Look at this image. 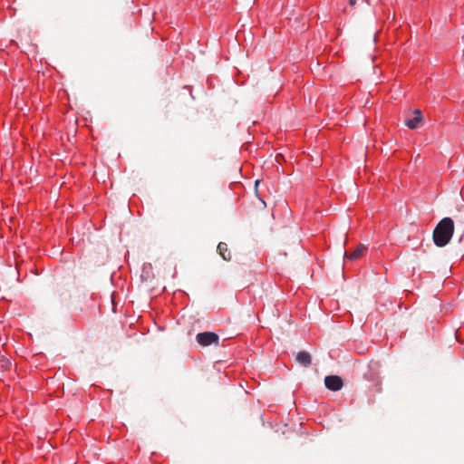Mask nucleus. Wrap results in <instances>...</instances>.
I'll return each instance as SVG.
<instances>
[{
	"instance_id": "obj_3",
	"label": "nucleus",
	"mask_w": 464,
	"mask_h": 464,
	"mask_svg": "<svg viewBox=\"0 0 464 464\" xmlns=\"http://www.w3.org/2000/svg\"><path fill=\"white\" fill-rule=\"evenodd\" d=\"M325 387L333 392L341 390L343 386V382L340 376L329 375L324 378Z\"/></svg>"
},
{
	"instance_id": "obj_1",
	"label": "nucleus",
	"mask_w": 464,
	"mask_h": 464,
	"mask_svg": "<svg viewBox=\"0 0 464 464\" xmlns=\"http://www.w3.org/2000/svg\"><path fill=\"white\" fill-rule=\"evenodd\" d=\"M454 221L451 218H443L432 233L434 244L439 247L447 246L454 234Z\"/></svg>"
},
{
	"instance_id": "obj_7",
	"label": "nucleus",
	"mask_w": 464,
	"mask_h": 464,
	"mask_svg": "<svg viewBox=\"0 0 464 464\" xmlns=\"http://www.w3.org/2000/svg\"><path fill=\"white\" fill-rule=\"evenodd\" d=\"M218 252L224 260H226V261L231 260L232 255H231V252L228 249V246L226 243L220 242L218 245Z\"/></svg>"
},
{
	"instance_id": "obj_5",
	"label": "nucleus",
	"mask_w": 464,
	"mask_h": 464,
	"mask_svg": "<svg viewBox=\"0 0 464 464\" xmlns=\"http://www.w3.org/2000/svg\"><path fill=\"white\" fill-rule=\"evenodd\" d=\"M365 251H366V246L363 244H360L353 252H352L350 254L347 252H344V257L349 260H357L358 258L362 256V255L364 254Z\"/></svg>"
},
{
	"instance_id": "obj_4",
	"label": "nucleus",
	"mask_w": 464,
	"mask_h": 464,
	"mask_svg": "<svg viewBox=\"0 0 464 464\" xmlns=\"http://www.w3.org/2000/svg\"><path fill=\"white\" fill-rule=\"evenodd\" d=\"M413 113L414 117L412 119H408L405 121V125L411 130L418 129L422 123V115L420 111L415 110Z\"/></svg>"
},
{
	"instance_id": "obj_2",
	"label": "nucleus",
	"mask_w": 464,
	"mask_h": 464,
	"mask_svg": "<svg viewBox=\"0 0 464 464\" xmlns=\"http://www.w3.org/2000/svg\"><path fill=\"white\" fill-rule=\"evenodd\" d=\"M196 340L202 346L218 345L219 337L213 332H204L198 334Z\"/></svg>"
},
{
	"instance_id": "obj_9",
	"label": "nucleus",
	"mask_w": 464,
	"mask_h": 464,
	"mask_svg": "<svg viewBox=\"0 0 464 464\" xmlns=\"http://www.w3.org/2000/svg\"><path fill=\"white\" fill-rule=\"evenodd\" d=\"M259 183H260V180H258V179L256 180V182H255V189H256V193H257V186L259 185Z\"/></svg>"
},
{
	"instance_id": "obj_10",
	"label": "nucleus",
	"mask_w": 464,
	"mask_h": 464,
	"mask_svg": "<svg viewBox=\"0 0 464 464\" xmlns=\"http://www.w3.org/2000/svg\"><path fill=\"white\" fill-rule=\"evenodd\" d=\"M355 4H356V0H349V5H350L351 6H354V5H355Z\"/></svg>"
},
{
	"instance_id": "obj_8",
	"label": "nucleus",
	"mask_w": 464,
	"mask_h": 464,
	"mask_svg": "<svg viewBox=\"0 0 464 464\" xmlns=\"http://www.w3.org/2000/svg\"><path fill=\"white\" fill-rule=\"evenodd\" d=\"M11 362L8 360H1L0 361V370L5 371L9 368Z\"/></svg>"
},
{
	"instance_id": "obj_6",
	"label": "nucleus",
	"mask_w": 464,
	"mask_h": 464,
	"mask_svg": "<svg viewBox=\"0 0 464 464\" xmlns=\"http://www.w3.org/2000/svg\"><path fill=\"white\" fill-rule=\"evenodd\" d=\"M296 362L304 366L308 367L312 363V357L309 353L307 352H299L295 358Z\"/></svg>"
},
{
	"instance_id": "obj_11",
	"label": "nucleus",
	"mask_w": 464,
	"mask_h": 464,
	"mask_svg": "<svg viewBox=\"0 0 464 464\" xmlns=\"http://www.w3.org/2000/svg\"><path fill=\"white\" fill-rule=\"evenodd\" d=\"M261 201H262V204H263L264 206H266V202H265L263 199H261Z\"/></svg>"
}]
</instances>
